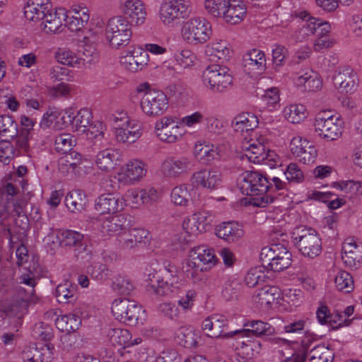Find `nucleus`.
Here are the masks:
<instances>
[{
    "mask_svg": "<svg viewBox=\"0 0 362 362\" xmlns=\"http://www.w3.org/2000/svg\"><path fill=\"white\" fill-rule=\"evenodd\" d=\"M87 204L85 193L79 189L69 192L65 197V204L72 213L81 211Z\"/></svg>",
    "mask_w": 362,
    "mask_h": 362,
    "instance_id": "nucleus-32",
    "label": "nucleus"
},
{
    "mask_svg": "<svg viewBox=\"0 0 362 362\" xmlns=\"http://www.w3.org/2000/svg\"><path fill=\"white\" fill-rule=\"evenodd\" d=\"M90 18L89 10L82 6H75L71 11H66V17L63 25L71 31L81 30L88 22Z\"/></svg>",
    "mask_w": 362,
    "mask_h": 362,
    "instance_id": "nucleus-17",
    "label": "nucleus"
},
{
    "mask_svg": "<svg viewBox=\"0 0 362 362\" xmlns=\"http://www.w3.org/2000/svg\"><path fill=\"white\" fill-rule=\"evenodd\" d=\"M72 136L69 134H62L56 136L54 147L57 151L62 154H66L72 150Z\"/></svg>",
    "mask_w": 362,
    "mask_h": 362,
    "instance_id": "nucleus-59",
    "label": "nucleus"
},
{
    "mask_svg": "<svg viewBox=\"0 0 362 362\" xmlns=\"http://www.w3.org/2000/svg\"><path fill=\"white\" fill-rule=\"evenodd\" d=\"M112 289L123 295L129 294L134 289V284L127 276L118 275L112 284Z\"/></svg>",
    "mask_w": 362,
    "mask_h": 362,
    "instance_id": "nucleus-54",
    "label": "nucleus"
},
{
    "mask_svg": "<svg viewBox=\"0 0 362 362\" xmlns=\"http://www.w3.org/2000/svg\"><path fill=\"white\" fill-rule=\"evenodd\" d=\"M240 190L243 194L251 197L249 203L255 206V199L264 197L268 192L267 176L258 171H245L238 180Z\"/></svg>",
    "mask_w": 362,
    "mask_h": 362,
    "instance_id": "nucleus-4",
    "label": "nucleus"
},
{
    "mask_svg": "<svg viewBox=\"0 0 362 362\" xmlns=\"http://www.w3.org/2000/svg\"><path fill=\"white\" fill-rule=\"evenodd\" d=\"M268 180V192L265 196L255 199V206L266 207L268 204L273 203L279 197L284 196L288 191V182L281 178L273 176L267 177Z\"/></svg>",
    "mask_w": 362,
    "mask_h": 362,
    "instance_id": "nucleus-13",
    "label": "nucleus"
},
{
    "mask_svg": "<svg viewBox=\"0 0 362 362\" xmlns=\"http://www.w3.org/2000/svg\"><path fill=\"white\" fill-rule=\"evenodd\" d=\"M314 127L319 136L327 141H334L342 134L343 122L339 116L327 110L316 115Z\"/></svg>",
    "mask_w": 362,
    "mask_h": 362,
    "instance_id": "nucleus-5",
    "label": "nucleus"
},
{
    "mask_svg": "<svg viewBox=\"0 0 362 362\" xmlns=\"http://www.w3.org/2000/svg\"><path fill=\"white\" fill-rule=\"evenodd\" d=\"M55 296L60 303H73L77 298V286L66 281L57 286Z\"/></svg>",
    "mask_w": 362,
    "mask_h": 362,
    "instance_id": "nucleus-31",
    "label": "nucleus"
},
{
    "mask_svg": "<svg viewBox=\"0 0 362 362\" xmlns=\"http://www.w3.org/2000/svg\"><path fill=\"white\" fill-rule=\"evenodd\" d=\"M18 192V187L11 182H4L0 187V221L6 217L10 204L15 207L14 197Z\"/></svg>",
    "mask_w": 362,
    "mask_h": 362,
    "instance_id": "nucleus-19",
    "label": "nucleus"
},
{
    "mask_svg": "<svg viewBox=\"0 0 362 362\" xmlns=\"http://www.w3.org/2000/svg\"><path fill=\"white\" fill-rule=\"evenodd\" d=\"M181 33L183 39L187 43L203 44L212 35L211 25L204 18L194 17L184 23Z\"/></svg>",
    "mask_w": 362,
    "mask_h": 362,
    "instance_id": "nucleus-7",
    "label": "nucleus"
},
{
    "mask_svg": "<svg viewBox=\"0 0 362 362\" xmlns=\"http://www.w3.org/2000/svg\"><path fill=\"white\" fill-rule=\"evenodd\" d=\"M157 310L160 315L171 320H175L178 317V308L172 303H161L158 305Z\"/></svg>",
    "mask_w": 362,
    "mask_h": 362,
    "instance_id": "nucleus-62",
    "label": "nucleus"
},
{
    "mask_svg": "<svg viewBox=\"0 0 362 362\" xmlns=\"http://www.w3.org/2000/svg\"><path fill=\"white\" fill-rule=\"evenodd\" d=\"M142 112L149 117L163 115L168 109L169 100L164 92L149 90L145 92L140 100Z\"/></svg>",
    "mask_w": 362,
    "mask_h": 362,
    "instance_id": "nucleus-8",
    "label": "nucleus"
},
{
    "mask_svg": "<svg viewBox=\"0 0 362 362\" xmlns=\"http://www.w3.org/2000/svg\"><path fill=\"white\" fill-rule=\"evenodd\" d=\"M122 218L116 216L104 220L100 226L101 233L107 235L117 234L122 228Z\"/></svg>",
    "mask_w": 362,
    "mask_h": 362,
    "instance_id": "nucleus-47",
    "label": "nucleus"
},
{
    "mask_svg": "<svg viewBox=\"0 0 362 362\" xmlns=\"http://www.w3.org/2000/svg\"><path fill=\"white\" fill-rule=\"evenodd\" d=\"M189 256L203 267L206 265L209 268L214 265L216 260L214 250L203 245L192 249Z\"/></svg>",
    "mask_w": 362,
    "mask_h": 362,
    "instance_id": "nucleus-34",
    "label": "nucleus"
},
{
    "mask_svg": "<svg viewBox=\"0 0 362 362\" xmlns=\"http://www.w3.org/2000/svg\"><path fill=\"white\" fill-rule=\"evenodd\" d=\"M195 161L190 156L169 157L161 165L163 174L169 178H176L189 173L194 167Z\"/></svg>",
    "mask_w": 362,
    "mask_h": 362,
    "instance_id": "nucleus-11",
    "label": "nucleus"
},
{
    "mask_svg": "<svg viewBox=\"0 0 362 362\" xmlns=\"http://www.w3.org/2000/svg\"><path fill=\"white\" fill-rule=\"evenodd\" d=\"M286 182L300 183L304 180L303 171L296 163H290L284 173Z\"/></svg>",
    "mask_w": 362,
    "mask_h": 362,
    "instance_id": "nucleus-61",
    "label": "nucleus"
},
{
    "mask_svg": "<svg viewBox=\"0 0 362 362\" xmlns=\"http://www.w3.org/2000/svg\"><path fill=\"white\" fill-rule=\"evenodd\" d=\"M57 238L59 245L62 247H74V249L83 241V235L72 230H59Z\"/></svg>",
    "mask_w": 362,
    "mask_h": 362,
    "instance_id": "nucleus-30",
    "label": "nucleus"
},
{
    "mask_svg": "<svg viewBox=\"0 0 362 362\" xmlns=\"http://www.w3.org/2000/svg\"><path fill=\"white\" fill-rule=\"evenodd\" d=\"M73 113L68 115L69 122L72 123L73 129L79 134H85L87 127L91 123L92 114L88 109L80 110L76 116Z\"/></svg>",
    "mask_w": 362,
    "mask_h": 362,
    "instance_id": "nucleus-29",
    "label": "nucleus"
},
{
    "mask_svg": "<svg viewBox=\"0 0 362 362\" xmlns=\"http://www.w3.org/2000/svg\"><path fill=\"white\" fill-rule=\"evenodd\" d=\"M105 35L110 46L119 48L129 43L132 33L129 25L122 17L117 16L109 20Z\"/></svg>",
    "mask_w": 362,
    "mask_h": 362,
    "instance_id": "nucleus-9",
    "label": "nucleus"
},
{
    "mask_svg": "<svg viewBox=\"0 0 362 362\" xmlns=\"http://www.w3.org/2000/svg\"><path fill=\"white\" fill-rule=\"evenodd\" d=\"M130 302L128 299H116L112 303V313L119 321L127 322V310Z\"/></svg>",
    "mask_w": 362,
    "mask_h": 362,
    "instance_id": "nucleus-52",
    "label": "nucleus"
},
{
    "mask_svg": "<svg viewBox=\"0 0 362 362\" xmlns=\"http://www.w3.org/2000/svg\"><path fill=\"white\" fill-rule=\"evenodd\" d=\"M18 156L13 144L6 140L0 142V162L6 165L15 157Z\"/></svg>",
    "mask_w": 362,
    "mask_h": 362,
    "instance_id": "nucleus-53",
    "label": "nucleus"
},
{
    "mask_svg": "<svg viewBox=\"0 0 362 362\" xmlns=\"http://www.w3.org/2000/svg\"><path fill=\"white\" fill-rule=\"evenodd\" d=\"M291 257L292 255L289 252L281 256V258L272 259L273 262H269V264H265L263 267L274 272H281L291 266L292 260Z\"/></svg>",
    "mask_w": 362,
    "mask_h": 362,
    "instance_id": "nucleus-60",
    "label": "nucleus"
},
{
    "mask_svg": "<svg viewBox=\"0 0 362 362\" xmlns=\"http://www.w3.org/2000/svg\"><path fill=\"white\" fill-rule=\"evenodd\" d=\"M265 279L266 275L261 267H255L247 272L245 276V282L248 287H255L264 282Z\"/></svg>",
    "mask_w": 362,
    "mask_h": 362,
    "instance_id": "nucleus-57",
    "label": "nucleus"
},
{
    "mask_svg": "<svg viewBox=\"0 0 362 362\" xmlns=\"http://www.w3.org/2000/svg\"><path fill=\"white\" fill-rule=\"evenodd\" d=\"M297 82L307 91H317L322 86L321 81L318 78L317 74L313 71L306 72L298 76Z\"/></svg>",
    "mask_w": 362,
    "mask_h": 362,
    "instance_id": "nucleus-43",
    "label": "nucleus"
},
{
    "mask_svg": "<svg viewBox=\"0 0 362 362\" xmlns=\"http://www.w3.org/2000/svg\"><path fill=\"white\" fill-rule=\"evenodd\" d=\"M334 83L336 86L339 85V88L346 93H351L357 87L358 78L351 67H346L341 72L334 76Z\"/></svg>",
    "mask_w": 362,
    "mask_h": 362,
    "instance_id": "nucleus-24",
    "label": "nucleus"
},
{
    "mask_svg": "<svg viewBox=\"0 0 362 362\" xmlns=\"http://www.w3.org/2000/svg\"><path fill=\"white\" fill-rule=\"evenodd\" d=\"M87 273L94 279L103 280L107 276L108 269L106 264H102L98 260H93L87 267Z\"/></svg>",
    "mask_w": 362,
    "mask_h": 362,
    "instance_id": "nucleus-55",
    "label": "nucleus"
},
{
    "mask_svg": "<svg viewBox=\"0 0 362 362\" xmlns=\"http://www.w3.org/2000/svg\"><path fill=\"white\" fill-rule=\"evenodd\" d=\"M341 259L346 267L357 269L362 262V250H355L351 253H342Z\"/></svg>",
    "mask_w": 362,
    "mask_h": 362,
    "instance_id": "nucleus-64",
    "label": "nucleus"
},
{
    "mask_svg": "<svg viewBox=\"0 0 362 362\" xmlns=\"http://www.w3.org/2000/svg\"><path fill=\"white\" fill-rule=\"evenodd\" d=\"M190 199V193L186 184L175 187L170 193L171 202L177 206H186Z\"/></svg>",
    "mask_w": 362,
    "mask_h": 362,
    "instance_id": "nucleus-41",
    "label": "nucleus"
},
{
    "mask_svg": "<svg viewBox=\"0 0 362 362\" xmlns=\"http://www.w3.org/2000/svg\"><path fill=\"white\" fill-rule=\"evenodd\" d=\"M244 233L242 226L235 221L223 223L216 230V235L228 243L238 241Z\"/></svg>",
    "mask_w": 362,
    "mask_h": 362,
    "instance_id": "nucleus-21",
    "label": "nucleus"
},
{
    "mask_svg": "<svg viewBox=\"0 0 362 362\" xmlns=\"http://www.w3.org/2000/svg\"><path fill=\"white\" fill-rule=\"evenodd\" d=\"M257 118L248 112L237 115L232 122V127L235 132L243 134L253 130L257 127Z\"/></svg>",
    "mask_w": 362,
    "mask_h": 362,
    "instance_id": "nucleus-28",
    "label": "nucleus"
},
{
    "mask_svg": "<svg viewBox=\"0 0 362 362\" xmlns=\"http://www.w3.org/2000/svg\"><path fill=\"white\" fill-rule=\"evenodd\" d=\"M244 66L251 71H263L266 67L264 53L253 49L247 52L243 57Z\"/></svg>",
    "mask_w": 362,
    "mask_h": 362,
    "instance_id": "nucleus-26",
    "label": "nucleus"
},
{
    "mask_svg": "<svg viewBox=\"0 0 362 362\" xmlns=\"http://www.w3.org/2000/svg\"><path fill=\"white\" fill-rule=\"evenodd\" d=\"M333 187L336 189L343 192L346 196L349 198L353 197L355 194H358L360 187V181H355L353 180H341L334 182L332 183Z\"/></svg>",
    "mask_w": 362,
    "mask_h": 362,
    "instance_id": "nucleus-49",
    "label": "nucleus"
},
{
    "mask_svg": "<svg viewBox=\"0 0 362 362\" xmlns=\"http://www.w3.org/2000/svg\"><path fill=\"white\" fill-rule=\"evenodd\" d=\"M191 180L197 186L212 190L221 184L222 175L218 169L211 168L194 173Z\"/></svg>",
    "mask_w": 362,
    "mask_h": 362,
    "instance_id": "nucleus-16",
    "label": "nucleus"
},
{
    "mask_svg": "<svg viewBox=\"0 0 362 362\" xmlns=\"http://www.w3.org/2000/svg\"><path fill=\"white\" fill-rule=\"evenodd\" d=\"M204 86L214 93L226 92L233 83L232 73L226 66L213 64L209 66L202 74Z\"/></svg>",
    "mask_w": 362,
    "mask_h": 362,
    "instance_id": "nucleus-6",
    "label": "nucleus"
},
{
    "mask_svg": "<svg viewBox=\"0 0 362 362\" xmlns=\"http://www.w3.org/2000/svg\"><path fill=\"white\" fill-rule=\"evenodd\" d=\"M228 0H205L204 8L207 13L215 18H223Z\"/></svg>",
    "mask_w": 362,
    "mask_h": 362,
    "instance_id": "nucleus-50",
    "label": "nucleus"
},
{
    "mask_svg": "<svg viewBox=\"0 0 362 362\" xmlns=\"http://www.w3.org/2000/svg\"><path fill=\"white\" fill-rule=\"evenodd\" d=\"M244 155L250 162L254 163H261L269 156L264 146L259 141L250 143L247 146H245Z\"/></svg>",
    "mask_w": 362,
    "mask_h": 362,
    "instance_id": "nucleus-33",
    "label": "nucleus"
},
{
    "mask_svg": "<svg viewBox=\"0 0 362 362\" xmlns=\"http://www.w3.org/2000/svg\"><path fill=\"white\" fill-rule=\"evenodd\" d=\"M74 257L77 261L83 263H90L100 259L98 254L93 250V247L83 241L74 250Z\"/></svg>",
    "mask_w": 362,
    "mask_h": 362,
    "instance_id": "nucleus-38",
    "label": "nucleus"
},
{
    "mask_svg": "<svg viewBox=\"0 0 362 362\" xmlns=\"http://www.w3.org/2000/svg\"><path fill=\"white\" fill-rule=\"evenodd\" d=\"M81 64H95L99 59V52L96 48L95 43L90 41L88 37H84V45L78 51V56Z\"/></svg>",
    "mask_w": 362,
    "mask_h": 362,
    "instance_id": "nucleus-27",
    "label": "nucleus"
},
{
    "mask_svg": "<svg viewBox=\"0 0 362 362\" xmlns=\"http://www.w3.org/2000/svg\"><path fill=\"white\" fill-rule=\"evenodd\" d=\"M337 288L344 293H350L354 288L352 276L346 271H340L335 277Z\"/></svg>",
    "mask_w": 362,
    "mask_h": 362,
    "instance_id": "nucleus-48",
    "label": "nucleus"
},
{
    "mask_svg": "<svg viewBox=\"0 0 362 362\" xmlns=\"http://www.w3.org/2000/svg\"><path fill=\"white\" fill-rule=\"evenodd\" d=\"M107 335L112 345L123 346L124 350L133 347L136 344V339H132L131 332L126 329H112Z\"/></svg>",
    "mask_w": 362,
    "mask_h": 362,
    "instance_id": "nucleus-25",
    "label": "nucleus"
},
{
    "mask_svg": "<svg viewBox=\"0 0 362 362\" xmlns=\"http://www.w3.org/2000/svg\"><path fill=\"white\" fill-rule=\"evenodd\" d=\"M146 281H150L146 286V291L151 295L158 297L168 296L177 288L179 277L176 274L174 266L168 264L157 272L151 267H147L144 272Z\"/></svg>",
    "mask_w": 362,
    "mask_h": 362,
    "instance_id": "nucleus-2",
    "label": "nucleus"
},
{
    "mask_svg": "<svg viewBox=\"0 0 362 362\" xmlns=\"http://www.w3.org/2000/svg\"><path fill=\"white\" fill-rule=\"evenodd\" d=\"M228 328V320L224 315L214 314L202 322V329L205 334L211 338L222 337L238 340V336H228L233 331L226 332Z\"/></svg>",
    "mask_w": 362,
    "mask_h": 362,
    "instance_id": "nucleus-12",
    "label": "nucleus"
},
{
    "mask_svg": "<svg viewBox=\"0 0 362 362\" xmlns=\"http://www.w3.org/2000/svg\"><path fill=\"white\" fill-rule=\"evenodd\" d=\"M244 327H250L252 329H235L228 336L236 335L238 336V340H239L250 338L252 335L258 337H269L275 333V329L272 325L262 320L247 322L244 325Z\"/></svg>",
    "mask_w": 362,
    "mask_h": 362,
    "instance_id": "nucleus-14",
    "label": "nucleus"
},
{
    "mask_svg": "<svg viewBox=\"0 0 362 362\" xmlns=\"http://www.w3.org/2000/svg\"><path fill=\"white\" fill-rule=\"evenodd\" d=\"M289 252L284 245L272 244L262 249L259 257L262 264L264 266L269 264V262H273L272 259L281 258V256Z\"/></svg>",
    "mask_w": 362,
    "mask_h": 362,
    "instance_id": "nucleus-35",
    "label": "nucleus"
},
{
    "mask_svg": "<svg viewBox=\"0 0 362 362\" xmlns=\"http://www.w3.org/2000/svg\"><path fill=\"white\" fill-rule=\"evenodd\" d=\"M135 170V160H129L121 167L118 173L119 180L126 185L133 184L136 180Z\"/></svg>",
    "mask_w": 362,
    "mask_h": 362,
    "instance_id": "nucleus-51",
    "label": "nucleus"
},
{
    "mask_svg": "<svg viewBox=\"0 0 362 362\" xmlns=\"http://www.w3.org/2000/svg\"><path fill=\"white\" fill-rule=\"evenodd\" d=\"M121 160L120 151L114 148H107L98 152L95 164L101 170L106 172L113 170Z\"/></svg>",
    "mask_w": 362,
    "mask_h": 362,
    "instance_id": "nucleus-18",
    "label": "nucleus"
},
{
    "mask_svg": "<svg viewBox=\"0 0 362 362\" xmlns=\"http://www.w3.org/2000/svg\"><path fill=\"white\" fill-rule=\"evenodd\" d=\"M18 124L9 115L0 116V134L4 137L14 139L17 135Z\"/></svg>",
    "mask_w": 362,
    "mask_h": 362,
    "instance_id": "nucleus-44",
    "label": "nucleus"
},
{
    "mask_svg": "<svg viewBox=\"0 0 362 362\" xmlns=\"http://www.w3.org/2000/svg\"><path fill=\"white\" fill-rule=\"evenodd\" d=\"M292 239L294 245L304 257L314 259L321 253V239L316 230L312 228H295L292 231Z\"/></svg>",
    "mask_w": 362,
    "mask_h": 362,
    "instance_id": "nucleus-3",
    "label": "nucleus"
},
{
    "mask_svg": "<svg viewBox=\"0 0 362 362\" xmlns=\"http://www.w3.org/2000/svg\"><path fill=\"white\" fill-rule=\"evenodd\" d=\"M284 114L286 119L293 124L300 123L307 117L305 106L300 104H293L286 107Z\"/></svg>",
    "mask_w": 362,
    "mask_h": 362,
    "instance_id": "nucleus-42",
    "label": "nucleus"
},
{
    "mask_svg": "<svg viewBox=\"0 0 362 362\" xmlns=\"http://www.w3.org/2000/svg\"><path fill=\"white\" fill-rule=\"evenodd\" d=\"M55 57L62 64L77 67L81 66L79 57L69 49L59 48L55 53Z\"/></svg>",
    "mask_w": 362,
    "mask_h": 362,
    "instance_id": "nucleus-45",
    "label": "nucleus"
},
{
    "mask_svg": "<svg viewBox=\"0 0 362 362\" xmlns=\"http://www.w3.org/2000/svg\"><path fill=\"white\" fill-rule=\"evenodd\" d=\"M206 269H207V267H204L192 257L187 259L182 267V271L186 276L194 282L200 279V274Z\"/></svg>",
    "mask_w": 362,
    "mask_h": 362,
    "instance_id": "nucleus-46",
    "label": "nucleus"
},
{
    "mask_svg": "<svg viewBox=\"0 0 362 362\" xmlns=\"http://www.w3.org/2000/svg\"><path fill=\"white\" fill-rule=\"evenodd\" d=\"M189 0H166L160 6V18L165 25L176 19L187 17L189 13Z\"/></svg>",
    "mask_w": 362,
    "mask_h": 362,
    "instance_id": "nucleus-10",
    "label": "nucleus"
},
{
    "mask_svg": "<svg viewBox=\"0 0 362 362\" xmlns=\"http://www.w3.org/2000/svg\"><path fill=\"white\" fill-rule=\"evenodd\" d=\"M246 12L245 5L241 0H228L223 18L227 23L235 25L243 21Z\"/></svg>",
    "mask_w": 362,
    "mask_h": 362,
    "instance_id": "nucleus-20",
    "label": "nucleus"
},
{
    "mask_svg": "<svg viewBox=\"0 0 362 362\" xmlns=\"http://www.w3.org/2000/svg\"><path fill=\"white\" fill-rule=\"evenodd\" d=\"M134 127L128 124L127 128L115 127V136L119 142L133 144L136 141V130Z\"/></svg>",
    "mask_w": 362,
    "mask_h": 362,
    "instance_id": "nucleus-58",
    "label": "nucleus"
},
{
    "mask_svg": "<svg viewBox=\"0 0 362 362\" xmlns=\"http://www.w3.org/2000/svg\"><path fill=\"white\" fill-rule=\"evenodd\" d=\"M310 362H332L334 351L322 344L315 345L310 351Z\"/></svg>",
    "mask_w": 362,
    "mask_h": 362,
    "instance_id": "nucleus-40",
    "label": "nucleus"
},
{
    "mask_svg": "<svg viewBox=\"0 0 362 362\" xmlns=\"http://www.w3.org/2000/svg\"><path fill=\"white\" fill-rule=\"evenodd\" d=\"M212 221L213 218L209 211H199L185 218L182 228L187 233L197 235L207 230L211 227Z\"/></svg>",
    "mask_w": 362,
    "mask_h": 362,
    "instance_id": "nucleus-15",
    "label": "nucleus"
},
{
    "mask_svg": "<svg viewBox=\"0 0 362 362\" xmlns=\"http://www.w3.org/2000/svg\"><path fill=\"white\" fill-rule=\"evenodd\" d=\"M210 55L217 57L222 62L227 61L230 58V49L226 42H214L211 44Z\"/></svg>",
    "mask_w": 362,
    "mask_h": 362,
    "instance_id": "nucleus-63",
    "label": "nucleus"
},
{
    "mask_svg": "<svg viewBox=\"0 0 362 362\" xmlns=\"http://www.w3.org/2000/svg\"><path fill=\"white\" fill-rule=\"evenodd\" d=\"M135 47L131 45L121 53L120 63L127 70L134 72L136 69V59L134 56Z\"/></svg>",
    "mask_w": 362,
    "mask_h": 362,
    "instance_id": "nucleus-56",
    "label": "nucleus"
},
{
    "mask_svg": "<svg viewBox=\"0 0 362 362\" xmlns=\"http://www.w3.org/2000/svg\"><path fill=\"white\" fill-rule=\"evenodd\" d=\"M280 289L278 287L267 285L256 291L253 300L259 304L262 308L267 309L280 298Z\"/></svg>",
    "mask_w": 362,
    "mask_h": 362,
    "instance_id": "nucleus-23",
    "label": "nucleus"
},
{
    "mask_svg": "<svg viewBox=\"0 0 362 362\" xmlns=\"http://www.w3.org/2000/svg\"><path fill=\"white\" fill-rule=\"evenodd\" d=\"M49 0H29L24 8L25 17L31 21H43L46 33H57L63 25L66 10L58 8L52 11Z\"/></svg>",
    "mask_w": 362,
    "mask_h": 362,
    "instance_id": "nucleus-1",
    "label": "nucleus"
},
{
    "mask_svg": "<svg viewBox=\"0 0 362 362\" xmlns=\"http://www.w3.org/2000/svg\"><path fill=\"white\" fill-rule=\"evenodd\" d=\"M298 17L303 21L301 28L298 30V38L305 39L311 35H315L316 32L315 26L317 24V18L310 17L306 11H302L298 13Z\"/></svg>",
    "mask_w": 362,
    "mask_h": 362,
    "instance_id": "nucleus-39",
    "label": "nucleus"
},
{
    "mask_svg": "<svg viewBox=\"0 0 362 362\" xmlns=\"http://www.w3.org/2000/svg\"><path fill=\"white\" fill-rule=\"evenodd\" d=\"M33 137V132H30L27 129H20L17 132V135L15 138V148L18 153L31 156L32 149L30 146V141Z\"/></svg>",
    "mask_w": 362,
    "mask_h": 362,
    "instance_id": "nucleus-37",
    "label": "nucleus"
},
{
    "mask_svg": "<svg viewBox=\"0 0 362 362\" xmlns=\"http://www.w3.org/2000/svg\"><path fill=\"white\" fill-rule=\"evenodd\" d=\"M81 324L80 317L77 313H69L58 317L56 320V325L59 329L64 332H71L77 330Z\"/></svg>",
    "mask_w": 362,
    "mask_h": 362,
    "instance_id": "nucleus-36",
    "label": "nucleus"
},
{
    "mask_svg": "<svg viewBox=\"0 0 362 362\" xmlns=\"http://www.w3.org/2000/svg\"><path fill=\"white\" fill-rule=\"evenodd\" d=\"M95 209L102 214H115L122 209V202L114 194H103L97 199Z\"/></svg>",
    "mask_w": 362,
    "mask_h": 362,
    "instance_id": "nucleus-22",
    "label": "nucleus"
}]
</instances>
